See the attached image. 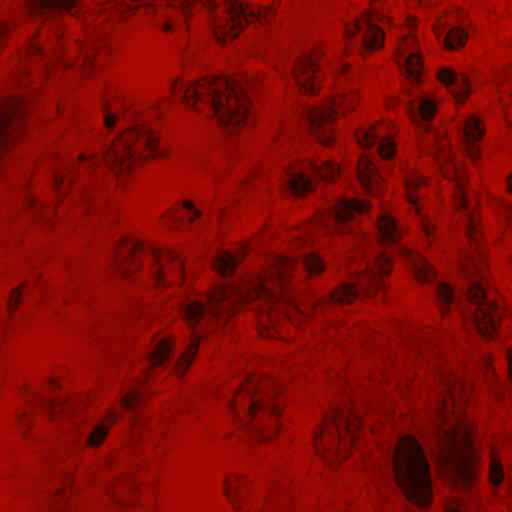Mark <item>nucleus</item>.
Masks as SVG:
<instances>
[{
	"label": "nucleus",
	"instance_id": "55",
	"mask_svg": "<svg viewBox=\"0 0 512 512\" xmlns=\"http://www.w3.org/2000/svg\"><path fill=\"white\" fill-rule=\"evenodd\" d=\"M484 365H485L486 369L488 370L489 367L491 366L490 360L486 359Z\"/></svg>",
	"mask_w": 512,
	"mask_h": 512
},
{
	"label": "nucleus",
	"instance_id": "40",
	"mask_svg": "<svg viewBox=\"0 0 512 512\" xmlns=\"http://www.w3.org/2000/svg\"><path fill=\"white\" fill-rule=\"evenodd\" d=\"M458 473H459V476H460V481H461V485L463 488H468L472 485V482H473V476L472 474L467 471V470H464V469H459L458 470Z\"/></svg>",
	"mask_w": 512,
	"mask_h": 512
},
{
	"label": "nucleus",
	"instance_id": "39",
	"mask_svg": "<svg viewBox=\"0 0 512 512\" xmlns=\"http://www.w3.org/2000/svg\"><path fill=\"white\" fill-rule=\"evenodd\" d=\"M21 293H22V287L15 288L11 292L9 300H8V308L11 311H14L18 307V305L20 303Z\"/></svg>",
	"mask_w": 512,
	"mask_h": 512
},
{
	"label": "nucleus",
	"instance_id": "35",
	"mask_svg": "<svg viewBox=\"0 0 512 512\" xmlns=\"http://www.w3.org/2000/svg\"><path fill=\"white\" fill-rule=\"evenodd\" d=\"M109 430V425L99 423L95 425L85 438V443L91 447L99 446L106 438Z\"/></svg>",
	"mask_w": 512,
	"mask_h": 512
},
{
	"label": "nucleus",
	"instance_id": "30",
	"mask_svg": "<svg viewBox=\"0 0 512 512\" xmlns=\"http://www.w3.org/2000/svg\"><path fill=\"white\" fill-rule=\"evenodd\" d=\"M38 400L50 411L52 417L63 415L65 418L70 419L75 413L73 404L65 402L62 399L41 396Z\"/></svg>",
	"mask_w": 512,
	"mask_h": 512
},
{
	"label": "nucleus",
	"instance_id": "57",
	"mask_svg": "<svg viewBox=\"0 0 512 512\" xmlns=\"http://www.w3.org/2000/svg\"><path fill=\"white\" fill-rule=\"evenodd\" d=\"M424 129H425L426 131H428V130L430 129V125H429L428 123H425V124H424Z\"/></svg>",
	"mask_w": 512,
	"mask_h": 512
},
{
	"label": "nucleus",
	"instance_id": "34",
	"mask_svg": "<svg viewBox=\"0 0 512 512\" xmlns=\"http://www.w3.org/2000/svg\"><path fill=\"white\" fill-rule=\"evenodd\" d=\"M466 39L467 33L463 29L452 27L444 37V44L447 49L453 50L464 45Z\"/></svg>",
	"mask_w": 512,
	"mask_h": 512
},
{
	"label": "nucleus",
	"instance_id": "41",
	"mask_svg": "<svg viewBox=\"0 0 512 512\" xmlns=\"http://www.w3.org/2000/svg\"><path fill=\"white\" fill-rule=\"evenodd\" d=\"M66 494L64 491H62V489H56L55 490V494L53 496V499H54V505L56 506L57 509H62V506L64 505L65 501H66Z\"/></svg>",
	"mask_w": 512,
	"mask_h": 512
},
{
	"label": "nucleus",
	"instance_id": "36",
	"mask_svg": "<svg viewBox=\"0 0 512 512\" xmlns=\"http://www.w3.org/2000/svg\"><path fill=\"white\" fill-rule=\"evenodd\" d=\"M141 394L142 392L138 386L129 389L121 400L122 407L126 410H135L140 403Z\"/></svg>",
	"mask_w": 512,
	"mask_h": 512
},
{
	"label": "nucleus",
	"instance_id": "51",
	"mask_svg": "<svg viewBox=\"0 0 512 512\" xmlns=\"http://www.w3.org/2000/svg\"><path fill=\"white\" fill-rule=\"evenodd\" d=\"M9 26L6 25V24H1L0 25V37L4 36L7 34V32L9 31Z\"/></svg>",
	"mask_w": 512,
	"mask_h": 512
},
{
	"label": "nucleus",
	"instance_id": "1",
	"mask_svg": "<svg viewBox=\"0 0 512 512\" xmlns=\"http://www.w3.org/2000/svg\"><path fill=\"white\" fill-rule=\"evenodd\" d=\"M269 268L261 275L253 278L242 288H216L206 301L186 299L181 303L180 312L185 322L190 326H212L225 323L240 304L253 300H261L272 308L279 301L290 302L283 288L287 276L301 267L310 275L319 274L324 269L322 260L315 254L308 253L296 260L286 256H275L271 259Z\"/></svg>",
	"mask_w": 512,
	"mask_h": 512
},
{
	"label": "nucleus",
	"instance_id": "8",
	"mask_svg": "<svg viewBox=\"0 0 512 512\" xmlns=\"http://www.w3.org/2000/svg\"><path fill=\"white\" fill-rule=\"evenodd\" d=\"M163 155L156 136L144 121L138 120L103 153L106 166L115 174L129 171L131 166L142 158Z\"/></svg>",
	"mask_w": 512,
	"mask_h": 512
},
{
	"label": "nucleus",
	"instance_id": "13",
	"mask_svg": "<svg viewBox=\"0 0 512 512\" xmlns=\"http://www.w3.org/2000/svg\"><path fill=\"white\" fill-rule=\"evenodd\" d=\"M399 255L403 256L409 261L412 266L413 273L418 281L422 283L433 284L434 293L439 301V306L444 313L447 306L459 307L460 304L457 302L454 291L450 286L444 282L437 280V274L433 267H431L427 261L418 253H415L405 247L399 246L397 248Z\"/></svg>",
	"mask_w": 512,
	"mask_h": 512
},
{
	"label": "nucleus",
	"instance_id": "24",
	"mask_svg": "<svg viewBox=\"0 0 512 512\" xmlns=\"http://www.w3.org/2000/svg\"><path fill=\"white\" fill-rule=\"evenodd\" d=\"M439 80L451 89L454 97L462 101L469 93L468 79L464 75L455 73L450 68H442L438 72Z\"/></svg>",
	"mask_w": 512,
	"mask_h": 512
},
{
	"label": "nucleus",
	"instance_id": "46",
	"mask_svg": "<svg viewBox=\"0 0 512 512\" xmlns=\"http://www.w3.org/2000/svg\"><path fill=\"white\" fill-rule=\"evenodd\" d=\"M506 360L508 365L509 376L512 379V349L507 352Z\"/></svg>",
	"mask_w": 512,
	"mask_h": 512
},
{
	"label": "nucleus",
	"instance_id": "5",
	"mask_svg": "<svg viewBox=\"0 0 512 512\" xmlns=\"http://www.w3.org/2000/svg\"><path fill=\"white\" fill-rule=\"evenodd\" d=\"M278 390L272 379L251 377L227 398V405L242 425L264 438V418L276 419L280 413L279 403L275 401Z\"/></svg>",
	"mask_w": 512,
	"mask_h": 512
},
{
	"label": "nucleus",
	"instance_id": "21",
	"mask_svg": "<svg viewBox=\"0 0 512 512\" xmlns=\"http://www.w3.org/2000/svg\"><path fill=\"white\" fill-rule=\"evenodd\" d=\"M358 144L363 148L377 147L378 155L385 160L392 158L395 154V144L385 136L377 127H370L361 130L357 134Z\"/></svg>",
	"mask_w": 512,
	"mask_h": 512
},
{
	"label": "nucleus",
	"instance_id": "28",
	"mask_svg": "<svg viewBox=\"0 0 512 512\" xmlns=\"http://www.w3.org/2000/svg\"><path fill=\"white\" fill-rule=\"evenodd\" d=\"M425 179L416 171H410L405 174L406 198L410 204V209H414L416 213H420L419 198L420 195L416 191L422 188Z\"/></svg>",
	"mask_w": 512,
	"mask_h": 512
},
{
	"label": "nucleus",
	"instance_id": "6",
	"mask_svg": "<svg viewBox=\"0 0 512 512\" xmlns=\"http://www.w3.org/2000/svg\"><path fill=\"white\" fill-rule=\"evenodd\" d=\"M482 252L478 251L477 256L469 253L462 266L463 272L469 278L467 289V300L470 304V316L477 331L485 338H492L499 320L501 309L495 303L490 292L487 291L482 275L480 260Z\"/></svg>",
	"mask_w": 512,
	"mask_h": 512
},
{
	"label": "nucleus",
	"instance_id": "2",
	"mask_svg": "<svg viewBox=\"0 0 512 512\" xmlns=\"http://www.w3.org/2000/svg\"><path fill=\"white\" fill-rule=\"evenodd\" d=\"M253 81L247 75L239 78L211 77L189 85L174 82L171 91L186 105L214 117L227 133H233L252 123L247 90Z\"/></svg>",
	"mask_w": 512,
	"mask_h": 512
},
{
	"label": "nucleus",
	"instance_id": "49",
	"mask_svg": "<svg viewBox=\"0 0 512 512\" xmlns=\"http://www.w3.org/2000/svg\"><path fill=\"white\" fill-rule=\"evenodd\" d=\"M322 433H323V428L321 427V428H319V431H318V432H315V435H314L315 448H316V451H317L318 453H322V452H321V448H320V447L318 446V444H317V439L322 435Z\"/></svg>",
	"mask_w": 512,
	"mask_h": 512
},
{
	"label": "nucleus",
	"instance_id": "38",
	"mask_svg": "<svg viewBox=\"0 0 512 512\" xmlns=\"http://www.w3.org/2000/svg\"><path fill=\"white\" fill-rule=\"evenodd\" d=\"M410 346L415 356L421 355L423 357H426L427 350L429 349V344L426 343L423 339H413L410 342Z\"/></svg>",
	"mask_w": 512,
	"mask_h": 512
},
{
	"label": "nucleus",
	"instance_id": "45",
	"mask_svg": "<svg viewBox=\"0 0 512 512\" xmlns=\"http://www.w3.org/2000/svg\"><path fill=\"white\" fill-rule=\"evenodd\" d=\"M30 50L33 55H42L45 53L43 48L40 46V44H38L36 42L32 44Z\"/></svg>",
	"mask_w": 512,
	"mask_h": 512
},
{
	"label": "nucleus",
	"instance_id": "10",
	"mask_svg": "<svg viewBox=\"0 0 512 512\" xmlns=\"http://www.w3.org/2000/svg\"><path fill=\"white\" fill-rule=\"evenodd\" d=\"M356 101V89L349 88L321 106L303 107L302 113L315 138L323 145L329 146L333 141V118L338 115H344L353 109Z\"/></svg>",
	"mask_w": 512,
	"mask_h": 512
},
{
	"label": "nucleus",
	"instance_id": "18",
	"mask_svg": "<svg viewBox=\"0 0 512 512\" xmlns=\"http://www.w3.org/2000/svg\"><path fill=\"white\" fill-rule=\"evenodd\" d=\"M28 10L33 16L52 19L64 12L76 15L77 0H28Z\"/></svg>",
	"mask_w": 512,
	"mask_h": 512
},
{
	"label": "nucleus",
	"instance_id": "4",
	"mask_svg": "<svg viewBox=\"0 0 512 512\" xmlns=\"http://www.w3.org/2000/svg\"><path fill=\"white\" fill-rule=\"evenodd\" d=\"M432 369L438 386L436 416L442 424L455 418L454 423L442 429L443 449L447 454L457 453L460 444L469 446L471 441L470 430L462 420V405L469 386L440 361H434Z\"/></svg>",
	"mask_w": 512,
	"mask_h": 512
},
{
	"label": "nucleus",
	"instance_id": "23",
	"mask_svg": "<svg viewBox=\"0 0 512 512\" xmlns=\"http://www.w3.org/2000/svg\"><path fill=\"white\" fill-rule=\"evenodd\" d=\"M99 163V159L95 156L86 157L84 155H80L76 161V165L73 166H65L64 171H57L54 175V186L60 193H64L66 190V186H69L73 179L74 173L80 172V169L85 171L93 170Z\"/></svg>",
	"mask_w": 512,
	"mask_h": 512
},
{
	"label": "nucleus",
	"instance_id": "11",
	"mask_svg": "<svg viewBox=\"0 0 512 512\" xmlns=\"http://www.w3.org/2000/svg\"><path fill=\"white\" fill-rule=\"evenodd\" d=\"M386 21V15L373 8L365 11L361 16L353 18L351 22H345V35L352 40L360 34V37L353 43L360 52L378 50L384 45L385 35L383 28L377 22L384 24Z\"/></svg>",
	"mask_w": 512,
	"mask_h": 512
},
{
	"label": "nucleus",
	"instance_id": "43",
	"mask_svg": "<svg viewBox=\"0 0 512 512\" xmlns=\"http://www.w3.org/2000/svg\"><path fill=\"white\" fill-rule=\"evenodd\" d=\"M105 125L107 128L111 129L114 126L116 115L113 113H110L108 111L105 112Z\"/></svg>",
	"mask_w": 512,
	"mask_h": 512
},
{
	"label": "nucleus",
	"instance_id": "29",
	"mask_svg": "<svg viewBox=\"0 0 512 512\" xmlns=\"http://www.w3.org/2000/svg\"><path fill=\"white\" fill-rule=\"evenodd\" d=\"M306 169L313 174V176L325 181L334 180L340 173L339 167L329 160L310 162Z\"/></svg>",
	"mask_w": 512,
	"mask_h": 512
},
{
	"label": "nucleus",
	"instance_id": "42",
	"mask_svg": "<svg viewBox=\"0 0 512 512\" xmlns=\"http://www.w3.org/2000/svg\"><path fill=\"white\" fill-rule=\"evenodd\" d=\"M422 228L427 236L432 235L434 232V225H432L426 218H421Z\"/></svg>",
	"mask_w": 512,
	"mask_h": 512
},
{
	"label": "nucleus",
	"instance_id": "33",
	"mask_svg": "<svg viewBox=\"0 0 512 512\" xmlns=\"http://www.w3.org/2000/svg\"><path fill=\"white\" fill-rule=\"evenodd\" d=\"M489 482L493 487H498L501 484H507L508 480L505 477V472L501 461L492 457L489 465Z\"/></svg>",
	"mask_w": 512,
	"mask_h": 512
},
{
	"label": "nucleus",
	"instance_id": "56",
	"mask_svg": "<svg viewBox=\"0 0 512 512\" xmlns=\"http://www.w3.org/2000/svg\"><path fill=\"white\" fill-rule=\"evenodd\" d=\"M27 201H28L29 205H31V206L34 205V199L33 198H29Z\"/></svg>",
	"mask_w": 512,
	"mask_h": 512
},
{
	"label": "nucleus",
	"instance_id": "37",
	"mask_svg": "<svg viewBox=\"0 0 512 512\" xmlns=\"http://www.w3.org/2000/svg\"><path fill=\"white\" fill-rule=\"evenodd\" d=\"M434 140L437 142L436 149H437L439 161L449 162L451 159V156H450L449 152L446 151V147L448 146V141L445 139L438 141L437 134L434 135Z\"/></svg>",
	"mask_w": 512,
	"mask_h": 512
},
{
	"label": "nucleus",
	"instance_id": "25",
	"mask_svg": "<svg viewBox=\"0 0 512 512\" xmlns=\"http://www.w3.org/2000/svg\"><path fill=\"white\" fill-rule=\"evenodd\" d=\"M484 130L481 127L480 120L471 116L465 120L463 136L466 145V151L472 160L477 158L479 149L477 142L482 138Z\"/></svg>",
	"mask_w": 512,
	"mask_h": 512
},
{
	"label": "nucleus",
	"instance_id": "17",
	"mask_svg": "<svg viewBox=\"0 0 512 512\" xmlns=\"http://www.w3.org/2000/svg\"><path fill=\"white\" fill-rule=\"evenodd\" d=\"M442 173L445 178L449 179L453 183L455 206L458 209L467 210V237L474 244L475 249L479 250L480 247L478 244V231L469 212V200L464 188L465 178L460 174L455 165L446 169L442 168Z\"/></svg>",
	"mask_w": 512,
	"mask_h": 512
},
{
	"label": "nucleus",
	"instance_id": "32",
	"mask_svg": "<svg viewBox=\"0 0 512 512\" xmlns=\"http://www.w3.org/2000/svg\"><path fill=\"white\" fill-rule=\"evenodd\" d=\"M237 263L238 260L234 255L222 251L215 256L213 265L222 276L226 277L235 271Z\"/></svg>",
	"mask_w": 512,
	"mask_h": 512
},
{
	"label": "nucleus",
	"instance_id": "50",
	"mask_svg": "<svg viewBox=\"0 0 512 512\" xmlns=\"http://www.w3.org/2000/svg\"><path fill=\"white\" fill-rule=\"evenodd\" d=\"M508 77H509V75L507 73H500L496 76L495 82L497 85H499L502 81H504Z\"/></svg>",
	"mask_w": 512,
	"mask_h": 512
},
{
	"label": "nucleus",
	"instance_id": "14",
	"mask_svg": "<svg viewBox=\"0 0 512 512\" xmlns=\"http://www.w3.org/2000/svg\"><path fill=\"white\" fill-rule=\"evenodd\" d=\"M321 48H314L297 57L291 67V76L299 89L307 94H313L323 76Z\"/></svg>",
	"mask_w": 512,
	"mask_h": 512
},
{
	"label": "nucleus",
	"instance_id": "7",
	"mask_svg": "<svg viewBox=\"0 0 512 512\" xmlns=\"http://www.w3.org/2000/svg\"><path fill=\"white\" fill-rule=\"evenodd\" d=\"M117 252L115 255V266L122 276H128L133 269L127 267L132 262L135 269L138 268L135 258L138 254L147 252L153 260L151 276L153 282L157 286H166L170 281L169 275H174L176 279H180L183 274L184 264L180 255L174 250H160L156 247H145L140 241L129 238H121L117 244Z\"/></svg>",
	"mask_w": 512,
	"mask_h": 512
},
{
	"label": "nucleus",
	"instance_id": "58",
	"mask_svg": "<svg viewBox=\"0 0 512 512\" xmlns=\"http://www.w3.org/2000/svg\"><path fill=\"white\" fill-rule=\"evenodd\" d=\"M115 326L117 327L116 330H118L120 328V326H123V323L115 324Z\"/></svg>",
	"mask_w": 512,
	"mask_h": 512
},
{
	"label": "nucleus",
	"instance_id": "31",
	"mask_svg": "<svg viewBox=\"0 0 512 512\" xmlns=\"http://www.w3.org/2000/svg\"><path fill=\"white\" fill-rule=\"evenodd\" d=\"M246 480L242 478H234L225 480V494L235 509H240L239 501L244 499Z\"/></svg>",
	"mask_w": 512,
	"mask_h": 512
},
{
	"label": "nucleus",
	"instance_id": "22",
	"mask_svg": "<svg viewBox=\"0 0 512 512\" xmlns=\"http://www.w3.org/2000/svg\"><path fill=\"white\" fill-rule=\"evenodd\" d=\"M281 185L291 195L301 197L312 190V179L304 169L288 164L283 166Z\"/></svg>",
	"mask_w": 512,
	"mask_h": 512
},
{
	"label": "nucleus",
	"instance_id": "26",
	"mask_svg": "<svg viewBox=\"0 0 512 512\" xmlns=\"http://www.w3.org/2000/svg\"><path fill=\"white\" fill-rule=\"evenodd\" d=\"M406 111L414 122H428L436 112L435 103L421 94L406 105Z\"/></svg>",
	"mask_w": 512,
	"mask_h": 512
},
{
	"label": "nucleus",
	"instance_id": "15",
	"mask_svg": "<svg viewBox=\"0 0 512 512\" xmlns=\"http://www.w3.org/2000/svg\"><path fill=\"white\" fill-rule=\"evenodd\" d=\"M200 339L201 333L194 331L191 335L189 346L174 363L170 362L171 342L168 339H161L155 343L149 352L147 362L149 366L153 367L169 364L173 371L179 376H182L185 374L197 352Z\"/></svg>",
	"mask_w": 512,
	"mask_h": 512
},
{
	"label": "nucleus",
	"instance_id": "12",
	"mask_svg": "<svg viewBox=\"0 0 512 512\" xmlns=\"http://www.w3.org/2000/svg\"><path fill=\"white\" fill-rule=\"evenodd\" d=\"M371 204L356 199L339 198L334 200L328 208L327 215L321 219V225L328 232L353 233L354 222L363 213L367 212Z\"/></svg>",
	"mask_w": 512,
	"mask_h": 512
},
{
	"label": "nucleus",
	"instance_id": "59",
	"mask_svg": "<svg viewBox=\"0 0 512 512\" xmlns=\"http://www.w3.org/2000/svg\"><path fill=\"white\" fill-rule=\"evenodd\" d=\"M346 69H347L346 65H343V66L341 67V71H342V72H344Z\"/></svg>",
	"mask_w": 512,
	"mask_h": 512
},
{
	"label": "nucleus",
	"instance_id": "54",
	"mask_svg": "<svg viewBox=\"0 0 512 512\" xmlns=\"http://www.w3.org/2000/svg\"><path fill=\"white\" fill-rule=\"evenodd\" d=\"M508 189L512 193V175L510 176L509 181H508Z\"/></svg>",
	"mask_w": 512,
	"mask_h": 512
},
{
	"label": "nucleus",
	"instance_id": "16",
	"mask_svg": "<svg viewBox=\"0 0 512 512\" xmlns=\"http://www.w3.org/2000/svg\"><path fill=\"white\" fill-rule=\"evenodd\" d=\"M360 416L351 406L345 408H334L325 417V425L333 426L331 438L333 441L342 440V432L350 436V441L354 442L356 431L360 427Z\"/></svg>",
	"mask_w": 512,
	"mask_h": 512
},
{
	"label": "nucleus",
	"instance_id": "60",
	"mask_svg": "<svg viewBox=\"0 0 512 512\" xmlns=\"http://www.w3.org/2000/svg\"><path fill=\"white\" fill-rule=\"evenodd\" d=\"M358 238L362 241H366L364 237H362L361 235H358Z\"/></svg>",
	"mask_w": 512,
	"mask_h": 512
},
{
	"label": "nucleus",
	"instance_id": "61",
	"mask_svg": "<svg viewBox=\"0 0 512 512\" xmlns=\"http://www.w3.org/2000/svg\"><path fill=\"white\" fill-rule=\"evenodd\" d=\"M50 385L55 387L57 386V384L54 381H51Z\"/></svg>",
	"mask_w": 512,
	"mask_h": 512
},
{
	"label": "nucleus",
	"instance_id": "48",
	"mask_svg": "<svg viewBox=\"0 0 512 512\" xmlns=\"http://www.w3.org/2000/svg\"><path fill=\"white\" fill-rule=\"evenodd\" d=\"M93 59H94V56L92 54V52H85V55H84V59H83V62L85 65H91L92 62H93Z\"/></svg>",
	"mask_w": 512,
	"mask_h": 512
},
{
	"label": "nucleus",
	"instance_id": "53",
	"mask_svg": "<svg viewBox=\"0 0 512 512\" xmlns=\"http://www.w3.org/2000/svg\"><path fill=\"white\" fill-rule=\"evenodd\" d=\"M162 29H163L164 31H170V30H171V23H170V22H164V23L162 24Z\"/></svg>",
	"mask_w": 512,
	"mask_h": 512
},
{
	"label": "nucleus",
	"instance_id": "19",
	"mask_svg": "<svg viewBox=\"0 0 512 512\" xmlns=\"http://www.w3.org/2000/svg\"><path fill=\"white\" fill-rule=\"evenodd\" d=\"M357 178L362 188L370 195L377 196L383 189L382 175L374 159L367 155L359 157Z\"/></svg>",
	"mask_w": 512,
	"mask_h": 512
},
{
	"label": "nucleus",
	"instance_id": "20",
	"mask_svg": "<svg viewBox=\"0 0 512 512\" xmlns=\"http://www.w3.org/2000/svg\"><path fill=\"white\" fill-rule=\"evenodd\" d=\"M416 41L412 37L405 39L399 45V65H403L405 73L413 82H418L422 76V61L416 49Z\"/></svg>",
	"mask_w": 512,
	"mask_h": 512
},
{
	"label": "nucleus",
	"instance_id": "47",
	"mask_svg": "<svg viewBox=\"0 0 512 512\" xmlns=\"http://www.w3.org/2000/svg\"><path fill=\"white\" fill-rule=\"evenodd\" d=\"M116 326L115 324L113 325H109V326H105L103 328V331L101 332V337L103 336H106L107 334H111L112 332L116 331Z\"/></svg>",
	"mask_w": 512,
	"mask_h": 512
},
{
	"label": "nucleus",
	"instance_id": "52",
	"mask_svg": "<svg viewBox=\"0 0 512 512\" xmlns=\"http://www.w3.org/2000/svg\"><path fill=\"white\" fill-rule=\"evenodd\" d=\"M107 419L111 422L115 421L117 419V414L115 411H110L107 415Z\"/></svg>",
	"mask_w": 512,
	"mask_h": 512
},
{
	"label": "nucleus",
	"instance_id": "62",
	"mask_svg": "<svg viewBox=\"0 0 512 512\" xmlns=\"http://www.w3.org/2000/svg\"><path fill=\"white\" fill-rule=\"evenodd\" d=\"M503 206H504V208H507L510 213H512V210L510 208H508L505 204H503Z\"/></svg>",
	"mask_w": 512,
	"mask_h": 512
},
{
	"label": "nucleus",
	"instance_id": "9",
	"mask_svg": "<svg viewBox=\"0 0 512 512\" xmlns=\"http://www.w3.org/2000/svg\"><path fill=\"white\" fill-rule=\"evenodd\" d=\"M391 255L377 252L365 262L364 271L357 277L356 282L339 285L330 295L333 303H350L361 293L370 294L385 287L384 276L390 273Z\"/></svg>",
	"mask_w": 512,
	"mask_h": 512
},
{
	"label": "nucleus",
	"instance_id": "44",
	"mask_svg": "<svg viewBox=\"0 0 512 512\" xmlns=\"http://www.w3.org/2000/svg\"><path fill=\"white\" fill-rule=\"evenodd\" d=\"M183 206H184V208H185V209H187V210H189V211H192V212H193V215H194L195 217H200L201 212H200L199 210H197V209H195V208H194V205H193V203H192V202H190V201L186 200V201H184Z\"/></svg>",
	"mask_w": 512,
	"mask_h": 512
},
{
	"label": "nucleus",
	"instance_id": "27",
	"mask_svg": "<svg viewBox=\"0 0 512 512\" xmlns=\"http://www.w3.org/2000/svg\"><path fill=\"white\" fill-rule=\"evenodd\" d=\"M378 238L382 244H397L402 236V230L394 218L383 213L377 222Z\"/></svg>",
	"mask_w": 512,
	"mask_h": 512
},
{
	"label": "nucleus",
	"instance_id": "3",
	"mask_svg": "<svg viewBox=\"0 0 512 512\" xmlns=\"http://www.w3.org/2000/svg\"><path fill=\"white\" fill-rule=\"evenodd\" d=\"M389 457L393 475L406 499L417 508H427L433 500L431 471L417 440L411 435L401 437Z\"/></svg>",
	"mask_w": 512,
	"mask_h": 512
}]
</instances>
